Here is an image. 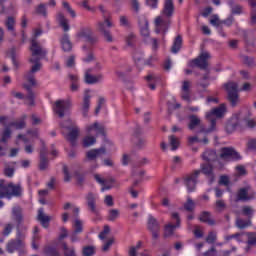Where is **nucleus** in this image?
<instances>
[{
    "instance_id": "48",
    "label": "nucleus",
    "mask_w": 256,
    "mask_h": 256,
    "mask_svg": "<svg viewBox=\"0 0 256 256\" xmlns=\"http://www.w3.org/2000/svg\"><path fill=\"white\" fill-rule=\"evenodd\" d=\"M5 25L8 31H15V18H13V16H9L5 22Z\"/></svg>"
},
{
    "instance_id": "46",
    "label": "nucleus",
    "mask_w": 256,
    "mask_h": 256,
    "mask_svg": "<svg viewBox=\"0 0 256 256\" xmlns=\"http://www.w3.org/2000/svg\"><path fill=\"white\" fill-rule=\"evenodd\" d=\"M215 241H217V232L210 231L206 237V243H208V245H213L215 244Z\"/></svg>"
},
{
    "instance_id": "34",
    "label": "nucleus",
    "mask_w": 256,
    "mask_h": 256,
    "mask_svg": "<svg viewBox=\"0 0 256 256\" xmlns=\"http://www.w3.org/2000/svg\"><path fill=\"white\" fill-rule=\"evenodd\" d=\"M189 121L188 129H190V131H193L195 127H199V125H201V119H199V117L196 115H190Z\"/></svg>"
},
{
    "instance_id": "64",
    "label": "nucleus",
    "mask_w": 256,
    "mask_h": 256,
    "mask_svg": "<svg viewBox=\"0 0 256 256\" xmlns=\"http://www.w3.org/2000/svg\"><path fill=\"white\" fill-rule=\"evenodd\" d=\"M204 256H217V249L212 246L208 251L203 253Z\"/></svg>"
},
{
    "instance_id": "41",
    "label": "nucleus",
    "mask_w": 256,
    "mask_h": 256,
    "mask_svg": "<svg viewBox=\"0 0 256 256\" xmlns=\"http://www.w3.org/2000/svg\"><path fill=\"white\" fill-rule=\"evenodd\" d=\"M236 227H238V229H247V227H251V220H243L238 218L236 220Z\"/></svg>"
},
{
    "instance_id": "26",
    "label": "nucleus",
    "mask_w": 256,
    "mask_h": 256,
    "mask_svg": "<svg viewBox=\"0 0 256 256\" xmlns=\"http://www.w3.org/2000/svg\"><path fill=\"white\" fill-rule=\"evenodd\" d=\"M90 107H91V95H89V93H85L83 97V103H82L83 117H87Z\"/></svg>"
},
{
    "instance_id": "25",
    "label": "nucleus",
    "mask_w": 256,
    "mask_h": 256,
    "mask_svg": "<svg viewBox=\"0 0 256 256\" xmlns=\"http://www.w3.org/2000/svg\"><path fill=\"white\" fill-rule=\"evenodd\" d=\"M243 39L246 45V51H251L249 47H255V42L251 41V37H253V31L242 30Z\"/></svg>"
},
{
    "instance_id": "2",
    "label": "nucleus",
    "mask_w": 256,
    "mask_h": 256,
    "mask_svg": "<svg viewBox=\"0 0 256 256\" xmlns=\"http://www.w3.org/2000/svg\"><path fill=\"white\" fill-rule=\"evenodd\" d=\"M173 13H175V4L173 3V0H165L162 15H164V17L166 18H163L161 16L156 17L155 33H163V35H165L169 31V27L171 25V17H173Z\"/></svg>"
},
{
    "instance_id": "59",
    "label": "nucleus",
    "mask_w": 256,
    "mask_h": 256,
    "mask_svg": "<svg viewBox=\"0 0 256 256\" xmlns=\"http://www.w3.org/2000/svg\"><path fill=\"white\" fill-rule=\"evenodd\" d=\"M62 5L64 7V9H66V11L71 15V17L75 18L77 17V14L75 13V10H73V8H71V5L68 4V2H62Z\"/></svg>"
},
{
    "instance_id": "22",
    "label": "nucleus",
    "mask_w": 256,
    "mask_h": 256,
    "mask_svg": "<svg viewBox=\"0 0 256 256\" xmlns=\"http://www.w3.org/2000/svg\"><path fill=\"white\" fill-rule=\"evenodd\" d=\"M89 73H91V70H88V72L85 74V83H87V85H95L103 81V74H98L97 76H93Z\"/></svg>"
},
{
    "instance_id": "3",
    "label": "nucleus",
    "mask_w": 256,
    "mask_h": 256,
    "mask_svg": "<svg viewBox=\"0 0 256 256\" xmlns=\"http://www.w3.org/2000/svg\"><path fill=\"white\" fill-rule=\"evenodd\" d=\"M211 59V54L209 52H202L197 58L189 61V67L192 69L197 67L201 71H206V74L198 82L199 87L202 89H207L209 87V62L207 60Z\"/></svg>"
},
{
    "instance_id": "23",
    "label": "nucleus",
    "mask_w": 256,
    "mask_h": 256,
    "mask_svg": "<svg viewBox=\"0 0 256 256\" xmlns=\"http://www.w3.org/2000/svg\"><path fill=\"white\" fill-rule=\"evenodd\" d=\"M203 160L207 161V163H215L219 161V156L217 155V151L215 150H206L203 155Z\"/></svg>"
},
{
    "instance_id": "13",
    "label": "nucleus",
    "mask_w": 256,
    "mask_h": 256,
    "mask_svg": "<svg viewBox=\"0 0 256 256\" xmlns=\"http://www.w3.org/2000/svg\"><path fill=\"white\" fill-rule=\"evenodd\" d=\"M256 197V192L251 186L240 188L236 195V201H253Z\"/></svg>"
},
{
    "instance_id": "62",
    "label": "nucleus",
    "mask_w": 256,
    "mask_h": 256,
    "mask_svg": "<svg viewBox=\"0 0 256 256\" xmlns=\"http://www.w3.org/2000/svg\"><path fill=\"white\" fill-rule=\"evenodd\" d=\"M229 177L226 175L220 176L219 185H224L225 187H229Z\"/></svg>"
},
{
    "instance_id": "12",
    "label": "nucleus",
    "mask_w": 256,
    "mask_h": 256,
    "mask_svg": "<svg viewBox=\"0 0 256 256\" xmlns=\"http://www.w3.org/2000/svg\"><path fill=\"white\" fill-rule=\"evenodd\" d=\"M220 159L222 161H241L243 157L233 147H222L220 149Z\"/></svg>"
},
{
    "instance_id": "15",
    "label": "nucleus",
    "mask_w": 256,
    "mask_h": 256,
    "mask_svg": "<svg viewBox=\"0 0 256 256\" xmlns=\"http://www.w3.org/2000/svg\"><path fill=\"white\" fill-rule=\"evenodd\" d=\"M71 107V102L65 101V100H57L53 106V111L60 117V119H63L65 117V110L69 109Z\"/></svg>"
},
{
    "instance_id": "14",
    "label": "nucleus",
    "mask_w": 256,
    "mask_h": 256,
    "mask_svg": "<svg viewBox=\"0 0 256 256\" xmlns=\"http://www.w3.org/2000/svg\"><path fill=\"white\" fill-rule=\"evenodd\" d=\"M77 37L85 40L86 43H90V45L97 43V38L93 35V30L90 27H81L77 32Z\"/></svg>"
},
{
    "instance_id": "21",
    "label": "nucleus",
    "mask_w": 256,
    "mask_h": 256,
    "mask_svg": "<svg viewBox=\"0 0 256 256\" xmlns=\"http://www.w3.org/2000/svg\"><path fill=\"white\" fill-rule=\"evenodd\" d=\"M86 201L91 213H97V196L93 192H89L86 195Z\"/></svg>"
},
{
    "instance_id": "55",
    "label": "nucleus",
    "mask_w": 256,
    "mask_h": 256,
    "mask_svg": "<svg viewBox=\"0 0 256 256\" xmlns=\"http://www.w3.org/2000/svg\"><path fill=\"white\" fill-rule=\"evenodd\" d=\"M62 173L64 175V182L69 183L71 181V173L69 172V167L65 164L62 167Z\"/></svg>"
},
{
    "instance_id": "52",
    "label": "nucleus",
    "mask_w": 256,
    "mask_h": 256,
    "mask_svg": "<svg viewBox=\"0 0 256 256\" xmlns=\"http://www.w3.org/2000/svg\"><path fill=\"white\" fill-rule=\"evenodd\" d=\"M253 213H255V211L250 206H244L242 208V214L248 217L249 220L253 218Z\"/></svg>"
},
{
    "instance_id": "43",
    "label": "nucleus",
    "mask_w": 256,
    "mask_h": 256,
    "mask_svg": "<svg viewBox=\"0 0 256 256\" xmlns=\"http://www.w3.org/2000/svg\"><path fill=\"white\" fill-rule=\"evenodd\" d=\"M175 229H178L177 226H174L173 224H167L164 227V237H171L173 233H175Z\"/></svg>"
},
{
    "instance_id": "31",
    "label": "nucleus",
    "mask_w": 256,
    "mask_h": 256,
    "mask_svg": "<svg viewBox=\"0 0 256 256\" xmlns=\"http://www.w3.org/2000/svg\"><path fill=\"white\" fill-rule=\"evenodd\" d=\"M87 133H91V131H95L97 135L105 136V128L100 126L98 122H95L92 125L86 127Z\"/></svg>"
},
{
    "instance_id": "53",
    "label": "nucleus",
    "mask_w": 256,
    "mask_h": 256,
    "mask_svg": "<svg viewBox=\"0 0 256 256\" xmlns=\"http://www.w3.org/2000/svg\"><path fill=\"white\" fill-rule=\"evenodd\" d=\"M15 226L12 223H8L4 226V229L2 231V235L3 237H9V235H11L13 228Z\"/></svg>"
},
{
    "instance_id": "18",
    "label": "nucleus",
    "mask_w": 256,
    "mask_h": 256,
    "mask_svg": "<svg viewBox=\"0 0 256 256\" xmlns=\"http://www.w3.org/2000/svg\"><path fill=\"white\" fill-rule=\"evenodd\" d=\"M25 248V241L11 239L6 245V251L8 253H15V251Z\"/></svg>"
},
{
    "instance_id": "57",
    "label": "nucleus",
    "mask_w": 256,
    "mask_h": 256,
    "mask_svg": "<svg viewBox=\"0 0 256 256\" xmlns=\"http://www.w3.org/2000/svg\"><path fill=\"white\" fill-rule=\"evenodd\" d=\"M49 167V159L47 157H40L39 169L45 171Z\"/></svg>"
},
{
    "instance_id": "20",
    "label": "nucleus",
    "mask_w": 256,
    "mask_h": 256,
    "mask_svg": "<svg viewBox=\"0 0 256 256\" xmlns=\"http://www.w3.org/2000/svg\"><path fill=\"white\" fill-rule=\"evenodd\" d=\"M105 153H107V150L103 147L98 149H92L86 153V157L88 161H95L97 157H101V155H105Z\"/></svg>"
},
{
    "instance_id": "6",
    "label": "nucleus",
    "mask_w": 256,
    "mask_h": 256,
    "mask_svg": "<svg viewBox=\"0 0 256 256\" xmlns=\"http://www.w3.org/2000/svg\"><path fill=\"white\" fill-rule=\"evenodd\" d=\"M225 111H227L225 104H221L219 107L213 108L210 112H207L206 119L210 121V128L202 131L204 133H213L217 127V119L215 117L221 119V117L225 115Z\"/></svg>"
},
{
    "instance_id": "40",
    "label": "nucleus",
    "mask_w": 256,
    "mask_h": 256,
    "mask_svg": "<svg viewBox=\"0 0 256 256\" xmlns=\"http://www.w3.org/2000/svg\"><path fill=\"white\" fill-rule=\"evenodd\" d=\"M240 58L242 59L244 65H247V67H255V58L247 55H240Z\"/></svg>"
},
{
    "instance_id": "36",
    "label": "nucleus",
    "mask_w": 256,
    "mask_h": 256,
    "mask_svg": "<svg viewBox=\"0 0 256 256\" xmlns=\"http://www.w3.org/2000/svg\"><path fill=\"white\" fill-rule=\"evenodd\" d=\"M69 79L71 81L70 89L71 91H79V76L70 74Z\"/></svg>"
},
{
    "instance_id": "50",
    "label": "nucleus",
    "mask_w": 256,
    "mask_h": 256,
    "mask_svg": "<svg viewBox=\"0 0 256 256\" xmlns=\"http://www.w3.org/2000/svg\"><path fill=\"white\" fill-rule=\"evenodd\" d=\"M136 42H137V36H135V34L130 33L126 37V44L128 45V47H135Z\"/></svg>"
},
{
    "instance_id": "37",
    "label": "nucleus",
    "mask_w": 256,
    "mask_h": 256,
    "mask_svg": "<svg viewBox=\"0 0 256 256\" xmlns=\"http://www.w3.org/2000/svg\"><path fill=\"white\" fill-rule=\"evenodd\" d=\"M23 87L28 92L27 99L30 100L29 105L31 106L35 105V93H33V89L31 88V85L24 84Z\"/></svg>"
},
{
    "instance_id": "1",
    "label": "nucleus",
    "mask_w": 256,
    "mask_h": 256,
    "mask_svg": "<svg viewBox=\"0 0 256 256\" xmlns=\"http://www.w3.org/2000/svg\"><path fill=\"white\" fill-rule=\"evenodd\" d=\"M9 116H0V124L3 125L4 130L1 133L0 138V156L5 157V151H7V143L11 139V127H14L16 131H21L27 127V115H22L18 121H12L7 125Z\"/></svg>"
},
{
    "instance_id": "44",
    "label": "nucleus",
    "mask_w": 256,
    "mask_h": 256,
    "mask_svg": "<svg viewBox=\"0 0 256 256\" xmlns=\"http://www.w3.org/2000/svg\"><path fill=\"white\" fill-rule=\"evenodd\" d=\"M62 249L64 251V256H77L75 253V248H69L65 242L62 243Z\"/></svg>"
},
{
    "instance_id": "35",
    "label": "nucleus",
    "mask_w": 256,
    "mask_h": 256,
    "mask_svg": "<svg viewBox=\"0 0 256 256\" xmlns=\"http://www.w3.org/2000/svg\"><path fill=\"white\" fill-rule=\"evenodd\" d=\"M211 214L207 211H204L202 212V214L200 215V218L199 220L202 222V223H207L208 225H215V220L211 219Z\"/></svg>"
},
{
    "instance_id": "51",
    "label": "nucleus",
    "mask_w": 256,
    "mask_h": 256,
    "mask_svg": "<svg viewBox=\"0 0 256 256\" xmlns=\"http://www.w3.org/2000/svg\"><path fill=\"white\" fill-rule=\"evenodd\" d=\"M169 143L172 147L171 151H177L179 149V140L174 135L169 136Z\"/></svg>"
},
{
    "instance_id": "54",
    "label": "nucleus",
    "mask_w": 256,
    "mask_h": 256,
    "mask_svg": "<svg viewBox=\"0 0 256 256\" xmlns=\"http://www.w3.org/2000/svg\"><path fill=\"white\" fill-rule=\"evenodd\" d=\"M36 13H38V15H42V17H47V4L42 3L38 5Z\"/></svg>"
},
{
    "instance_id": "63",
    "label": "nucleus",
    "mask_w": 256,
    "mask_h": 256,
    "mask_svg": "<svg viewBox=\"0 0 256 256\" xmlns=\"http://www.w3.org/2000/svg\"><path fill=\"white\" fill-rule=\"evenodd\" d=\"M247 245H256V234L248 233Z\"/></svg>"
},
{
    "instance_id": "32",
    "label": "nucleus",
    "mask_w": 256,
    "mask_h": 256,
    "mask_svg": "<svg viewBox=\"0 0 256 256\" xmlns=\"http://www.w3.org/2000/svg\"><path fill=\"white\" fill-rule=\"evenodd\" d=\"M37 219L44 227H48L49 221H51V218L45 215L43 208H39Z\"/></svg>"
},
{
    "instance_id": "47",
    "label": "nucleus",
    "mask_w": 256,
    "mask_h": 256,
    "mask_svg": "<svg viewBox=\"0 0 256 256\" xmlns=\"http://www.w3.org/2000/svg\"><path fill=\"white\" fill-rule=\"evenodd\" d=\"M83 256H93L95 255V246H84L82 248Z\"/></svg>"
},
{
    "instance_id": "60",
    "label": "nucleus",
    "mask_w": 256,
    "mask_h": 256,
    "mask_svg": "<svg viewBox=\"0 0 256 256\" xmlns=\"http://www.w3.org/2000/svg\"><path fill=\"white\" fill-rule=\"evenodd\" d=\"M247 149L249 151H256V139L250 138L247 142Z\"/></svg>"
},
{
    "instance_id": "19",
    "label": "nucleus",
    "mask_w": 256,
    "mask_h": 256,
    "mask_svg": "<svg viewBox=\"0 0 256 256\" xmlns=\"http://www.w3.org/2000/svg\"><path fill=\"white\" fill-rule=\"evenodd\" d=\"M138 24L140 27V33L143 37H149V20L145 16L138 18Z\"/></svg>"
},
{
    "instance_id": "61",
    "label": "nucleus",
    "mask_w": 256,
    "mask_h": 256,
    "mask_svg": "<svg viewBox=\"0 0 256 256\" xmlns=\"http://www.w3.org/2000/svg\"><path fill=\"white\" fill-rule=\"evenodd\" d=\"M120 25L121 27L126 28L131 27V23H129V19H127V16H120Z\"/></svg>"
},
{
    "instance_id": "16",
    "label": "nucleus",
    "mask_w": 256,
    "mask_h": 256,
    "mask_svg": "<svg viewBox=\"0 0 256 256\" xmlns=\"http://www.w3.org/2000/svg\"><path fill=\"white\" fill-rule=\"evenodd\" d=\"M113 24L109 19H106L104 22L98 23V29L101 34H103L104 39L108 41V43H111L113 41V36L111 35V32L109 31V28L112 27Z\"/></svg>"
},
{
    "instance_id": "58",
    "label": "nucleus",
    "mask_w": 256,
    "mask_h": 256,
    "mask_svg": "<svg viewBox=\"0 0 256 256\" xmlns=\"http://www.w3.org/2000/svg\"><path fill=\"white\" fill-rule=\"evenodd\" d=\"M73 227L75 233H83V222L80 219L74 221Z\"/></svg>"
},
{
    "instance_id": "38",
    "label": "nucleus",
    "mask_w": 256,
    "mask_h": 256,
    "mask_svg": "<svg viewBox=\"0 0 256 256\" xmlns=\"http://www.w3.org/2000/svg\"><path fill=\"white\" fill-rule=\"evenodd\" d=\"M8 57H10L14 67H19V62H17V49L15 47H12L8 52H7Z\"/></svg>"
},
{
    "instance_id": "56",
    "label": "nucleus",
    "mask_w": 256,
    "mask_h": 256,
    "mask_svg": "<svg viewBox=\"0 0 256 256\" xmlns=\"http://www.w3.org/2000/svg\"><path fill=\"white\" fill-rule=\"evenodd\" d=\"M119 219V210L111 209L108 214V221H117Z\"/></svg>"
},
{
    "instance_id": "28",
    "label": "nucleus",
    "mask_w": 256,
    "mask_h": 256,
    "mask_svg": "<svg viewBox=\"0 0 256 256\" xmlns=\"http://www.w3.org/2000/svg\"><path fill=\"white\" fill-rule=\"evenodd\" d=\"M227 4L231 9V15H241L243 13V6L235 5V0H227Z\"/></svg>"
},
{
    "instance_id": "11",
    "label": "nucleus",
    "mask_w": 256,
    "mask_h": 256,
    "mask_svg": "<svg viewBox=\"0 0 256 256\" xmlns=\"http://www.w3.org/2000/svg\"><path fill=\"white\" fill-rule=\"evenodd\" d=\"M199 175L201 170H194L192 173L184 177V185L187 187L188 193H193L197 189V183H199Z\"/></svg>"
},
{
    "instance_id": "9",
    "label": "nucleus",
    "mask_w": 256,
    "mask_h": 256,
    "mask_svg": "<svg viewBox=\"0 0 256 256\" xmlns=\"http://www.w3.org/2000/svg\"><path fill=\"white\" fill-rule=\"evenodd\" d=\"M224 87L227 91V99L231 107H237V104L239 103V85L235 82H228Z\"/></svg>"
},
{
    "instance_id": "30",
    "label": "nucleus",
    "mask_w": 256,
    "mask_h": 256,
    "mask_svg": "<svg viewBox=\"0 0 256 256\" xmlns=\"http://www.w3.org/2000/svg\"><path fill=\"white\" fill-rule=\"evenodd\" d=\"M57 20L59 25L62 27L63 31L65 33H67V31H69V29H71V26H69V20H67V18H65V15L63 13H58L57 15Z\"/></svg>"
},
{
    "instance_id": "27",
    "label": "nucleus",
    "mask_w": 256,
    "mask_h": 256,
    "mask_svg": "<svg viewBox=\"0 0 256 256\" xmlns=\"http://www.w3.org/2000/svg\"><path fill=\"white\" fill-rule=\"evenodd\" d=\"M43 58H45V56H34L29 59L31 63H34L31 67L30 73H38V71H41V59Z\"/></svg>"
},
{
    "instance_id": "24",
    "label": "nucleus",
    "mask_w": 256,
    "mask_h": 256,
    "mask_svg": "<svg viewBox=\"0 0 256 256\" xmlns=\"http://www.w3.org/2000/svg\"><path fill=\"white\" fill-rule=\"evenodd\" d=\"M134 63L139 67V65H151L153 63V58L150 56L149 59H143V54L134 53L133 54Z\"/></svg>"
},
{
    "instance_id": "29",
    "label": "nucleus",
    "mask_w": 256,
    "mask_h": 256,
    "mask_svg": "<svg viewBox=\"0 0 256 256\" xmlns=\"http://www.w3.org/2000/svg\"><path fill=\"white\" fill-rule=\"evenodd\" d=\"M61 45H62L63 51H65L66 53H69V51H71V49H73V44L71 43V40L69 39V34L65 33L62 36Z\"/></svg>"
},
{
    "instance_id": "8",
    "label": "nucleus",
    "mask_w": 256,
    "mask_h": 256,
    "mask_svg": "<svg viewBox=\"0 0 256 256\" xmlns=\"http://www.w3.org/2000/svg\"><path fill=\"white\" fill-rule=\"evenodd\" d=\"M60 127H62V129H67L68 131H70L67 134L66 139L67 141H69V143H71V145L74 146L77 143V139L79 137V127L77 126V124L73 122V120L68 119L64 122H61Z\"/></svg>"
},
{
    "instance_id": "33",
    "label": "nucleus",
    "mask_w": 256,
    "mask_h": 256,
    "mask_svg": "<svg viewBox=\"0 0 256 256\" xmlns=\"http://www.w3.org/2000/svg\"><path fill=\"white\" fill-rule=\"evenodd\" d=\"M182 45H183V37H181V35H178L175 38L173 45L171 47V53H174V54L179 53V51H181Z\"/></svg>"
},
{
    "instance_id": "17",
    "label": "nucleus",
    "mask_w": 256,
    "mask_h": 256,
    "mask_svg": "<svg viewBox=\"0 0 256 256\" xmlns=\"http://www.w3.org/2000/svg\"><path fill=\"white\" fill-rule=\"evenodd\" d=\"M200 173L205 175L208 179L209 185H213V183H215V172L213 171V166L210 163L201 164Z\"/></svg>"
},
{
    "instance_id": "5",
    "label": "nucleus",
    "mask_w": 256,
    "mask_h": 256,
    "mask_svg": "<svg viewBox=\"0 0 256 256\" xmlns=\"http://www.w3.org/2000/svg\"><path fill=\"white\" fill-rule=\"evenodd\" d=\"M12 219L16 223V241H25L27 237V226H24V233L21 231V226L23 225V210L21 207L16 206L12 208Z\"/></svg>"
},
{
    "instance_id": "39",
    "label": "nucleus",
    "mask_w": 256,
    "mask_h": 256,
    "mask_svg": "<svg viewBox=\"0 0 256 256\" xmlns=\"http://www.w3.org/2000/svg\"><path fill=\"white\" fill-rule=\"evenodd\" d=\"M74 177L76 179L78 187H83V184L85 183V173L77 170L74 172Z\"/></svg>"
},
{
    "instance_id": "10",
    "label": "nucleus",
    "mask_w": 256,
    "mask_h": 256,
    "mask_svg": "<svg viewBox=\"0 0 256 256\" xmlns=\"http://www.w3.org/2000/svg\"><path fill=\"white\" fill-rule=\"evenodd\" d=\"M147 229L152 233V245H157V239H159L161 233V224L151 214L148 216Z\"/></svg>"
},
{
    "instance_id": "4",
    "label": "nucleus",
    "mask_w": 256,
    "mask_h": 256,
    "mask_svg": "<svg viewBox=\"0 0 256 256\" xmlns=\"http://www.w3.org/2000/svg\"><path fill=\"white\" fill-rule=\"evenodd\" d=\"M23 188L20 184L5 183V180H0V199H8L11 201L13 197H21Z\"/></svg>"
},
{
    "instance_id": "42",
    "label": "nucleus",
    "mask_w": 256,
    "mask_h": 256,
    "mask_svg": "<svg viewBox=\"0 0 256 256\" xmlns=\"http://www.w3.org/2000/svg\"><path fill=\"white\" fill-rule=\"evenodd\" d=\"M97 143V139L93 136H86L83 139L82 145L83 147H91Z\"/></svg>"
},
{
    "instance_id": "7",
    "label": "nucleus",
    "mask_w": 256,
    "mask_h": 256,
    "mask_svg": "<svg viewBox=\"0 0 256 256\" xmlns=\"http://www.w3.org/2000/svg\"><path fill=\"white\" fill-rule=\"evenodd\" d=\"M43 35V30L41 28H37L34 30V37L30 41V51L32 57H47V49L41 47V44L37 41V37H41Z\"/></svg>"
},
{
    "instance_id": "49",
    "label": "nucleus",
    "mask_w": 256,
    "mask_h": 256,
    "mask_svg": "<svg viewBox=\"0 0 256 256\" xmlns=\"http://www.w3.org/2000/svg\"><path fill=\"white\" fill-rule=\"evenodd\" d=\"M184 209L188 212H191L195 209V202L193 199H191V197H188L186 203H184Z\"/></svg>"
},
{
    "instance_id": "45",
    "label": "nucleus",
    "mask_w": 256,
    "mask_h": 256,
    "mask_svg": "<svg viewBox=\"0 0 256 256\" xmlns=\"http://www.w3.org/2000/svg\"><path fill=\"white\" fill-rule=\"evenodd\" d=\"M171 220H172V223H175L173 224L174 227H177L178 229L179 227H181V216H179L178 212H173L171 214Z\"/></svg>"
}]
</instances>
